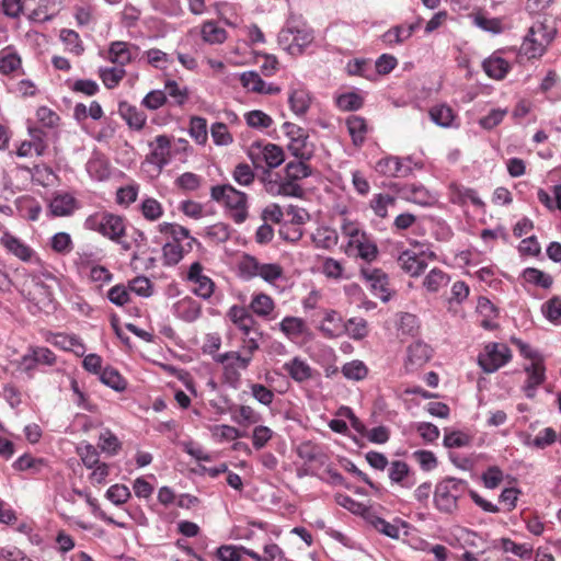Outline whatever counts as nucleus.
<instances>
[{
	"label": "nucleus",
	"mask_w": 561,
	"mask_h": 561,
	"mask_svg": "<svg viewBox=\"0 0 561 561\" xmlns=\"http://www.w3.org/2000/svg\"><path fill=\"white\" fill-rule=\"evenodd\" d=\"M468 490L465 480L447 477L439 481L434 491L435 507L446 514H451L458 508V500Z\"/></svg>",
	"instance_id": "obj_1"
},
{
	"label": "nucleus",
	"mask_w": 561,
	"mask_h": 561,
	"mask_svg": "<svg viewBox=\"0 0 561 561\" xmlns=\"http://www.w3.org/2000/svg\"><path fill=\"white\" fill-rule=\"evenodd\" d=\"M210 197L233 210L232 217L236 222L241 224L247 219L248 196L245 193L238 191L230 184H222L210 188Z\"/></svg>",
	"instance_id": "obj_2"
},
{
	"label": "nucleus",
	"mask_w": 561,
	"mask_h": 561,
	"mask_svg": "<svg viewBox=\"0 0 561 561\" xmlns=\"http://www.w3.org/2000/svg\"><path fill=\"white\" fill-rule=\"evenodd\" d=\"M84 227L114 242H119L126 230L124 218L107 211L90 215L84 221Z\"/></svg>",
	"instance_id": "obj_3"
},
{
	"label": "nucleus",
	"mask_w": 561,
	"mask_h": 561,
	"mask_svg": "<svg viewBox=\"0 0 561 561\" xmlns=\"http://www.w3.org/2000/svg\"><path fill=\"white\" fill-rule=\"evenodd\" d=\"M554 35L553 26H548L545 22H537L528 30L522 49L529 58L539 57L545 53Z\"/></svg>",
	"instance_id": "obj_4"
},
{
	"label": "nucleus",
	"mask_w": 561,
	"mask_h": 561,
	"mask_svg": "<svg viewBox=\"0 0 561 561\" xmlns=\"http://www.w3.org/2000/svg\"><path fill=\"white\" fill-rule=\"evenodd\" d=\"M279 46L293 56L302 54L304 49L313 41V33L310 28L293 26L287 24L282 28L277 37Z\"/></svg>",
	"instance_id": "obj_5"
},
{
	"label": "nucleus",
	"mask_w": 561,
	"mask_h": 561,
	"mask_svg": "<svg viewBox=\"0 0 561 561\" xmlns=\"http://www.w3.org/2000/svg\"><path fill=\"white\" fill-rule=\"evenodd\" d=\"M511 357V350L506 344L489 343L478 356V364L484 373L491 374L508 363Z\"/></svg>",
	"instance_id": "obj_6"
},
{
	"label": "nucleus",
	"mask_w": 561,
	"mask_h": 561,
	"mask_svg": "<svg viewBox=\"0 0 561 561\" xmlns=\"http://www.w3.org/2000/svg\"><path fill=\"white\" fill-rule=\"evenodd\" d=\"M283 128L289 138L288 150L297 159L310 160L313 156V148L308 144V135L300 126L286 122Z\"/></svg>",
	"instance_id": "obj_7"
},
{
	"label": "nucleus",
	"mask_w": 561,
	"mask_h": 561,
	"mask_svg": "<svg viewBox=\"0 0 561 561\" xmlns=\"http://www.w3.org/2000/svg\"><path fill=\"white\" fill-rule=\"evenodd\" d=\"M249 158L255 167H259L264 161L268 168L273 169L284 162V151L274 144L262 145L261 142H254L249 149Z\"/></svg>",
	"instance_id": "obj_8"
},
{
	"label": "nucleus",
	"mask_w": 561,
	"mask_h": 561,
	"mask_svg": "<svg viewBox=\"0 0 561 561\" xmlns=\"http://www.w3.org/2000/svg\"><path fill=\"white\" fill-rule=\"evenodd\" d=\"M360 276L369 284L375 296L379 297L383 302L390 300L389 277L382 270L363 267Z\"/></svg>",
	"instance_id": "obj_9"
},
{
	"label": "nucleus",
	"mask_w": 561,
	"mask_h": 561,
	"mask_svg": "<svg viewBox=\"0 0 561 561\" xmlns=\"http://www.w3.org/2000/svg\"><path fill=\"white\" fill-rule=\"evenodd\" d=\"M376 171L386 176L407 178L412 173V168L403 159L387 157L376 163Z\"/></svg>",
	"instance_id": "obj_10"
},
{
	"label": "nucleus",
	"mask_w": 561,
	"mask_h": 561,
	"mask_svg": "<svg viewBox=\"0 0 561 561\" xmlns=\"http://www.w3.org/2000/svg\"><path fill=\"white\" fill-rule=\"evenodd\" d=\"M0 242L10 253L20 260L31 262L35 259V262L41 265V260L35 255V252L27 244L23 243L19 238L11 233L5 232L1 237Z\"/></svg>",
	"instance_id": "obj_11"
},
{
	"label": "nucleus",
	"mask_w": 561,
	"mask_h": 561,
	"mask_svg": "<svg viewBox=\"0 0 561 561\" xmlns=\"http://www.w3.org/2000/svg\"><path fill=\"white\" fill-rule=\"evenodd\" d=\"M30 288V296L36 305H39L44 308L49 307L53 304V284L49 282H44L41 276H32Z\"/></svg>",
	"instance_id": "obj_12"
},
{
	"label": "nucleus",
	"mask_w": 561,
	"mask_h": 561,
	"mask_svg": "<svg viewBox=\"0 0 561 561\" xmlns=\"http://www.w3.org/2000/svg\"><path fill=\"white\" fill-rule=\"evenodd\" d=\"M138 47L126 42H113L108 48V60L123 67L130 62L135 57Z\"/></svg>",
	"instance_id": "obj_13"
},
{
	"label": "nucleus",
	"mask_w": 561,
	"mask_h": 561,
	"mask_svg": "<svg viewBox=\"0 0 561 561\" xmlns=\"http://www.w3.org/2000/svg\"><path fill=\"white\" fill-rule=\"evenodd\" d=\"M398 264L402 271L412 277L420 276L427 267V263L422 257V254H417L410 250L403 251L399 255Z\"/></svg>",
	"instance_id": "obj_14"
},
{
	"label": "nucleus",
	"mask_w": 561,
	"mask_h": 561,
	"mask_svg": "<svg viewBox=\"0 0 561 561\" xmlns=\"http://www.w3.org/2000/svg\"><path fill=\"white\" fill-rule=\"evenodd\" d=\"M398 193L404 199L421 206H428L434 202V196L421 184H405Z\"/></svg>",
	"instance_id": "obj_15"
},
{
	"label": "nucleus",
	"mask_w": 561,
	"mask_h": 561,
	"mask_svg": "<svg viewBox=\"0 0 561 561\" xmlns=\"http://www.w3.org/2000/svg\"><path fill=\"white\" fill-rule=\"evenodd\" d=\"M118 113L130 128H134L136 130H140L144 128L147 121V116L142 111L138 110L136 106L129 104L126 101H122L118 104Z\"/></svg>",
	"instance_id": "obj_16"
},
{
	"label": "nucleus",
	"mask_w": 561,
	"mask_h": 561,
	"mask_svg": "<svg viewBox=\"0 0 561 561\" xmlns=\"http://www.w3.org/2000/svg\"><path fill=\"white\" fill-rule=\"evenodd\" d=\"M77 208L76 198L68 193H60L53 197L49 203V211L55 217L69 216Z\"/></svg>",
	"instance_id": "obj_17"
},
{
	"label": "nucleus",
	"mask_w": 561,
	"mask_h": 561,
	"mask_svg": "<svg viewBox=\"0 0 561 561\" xmlns=\"http://www.w3.org/2000/svg\"><path fill=\"white\" fill-rule=\"evenodd\" d=\"M228 317L243 332L244 336H249L253 331L255 320L244 307L232 306L228 311Z\"/></svg>",
	"instance_id": "obj_18"
},
{
	"label": "nucleus",
	"mask_w": 561,
	"mask_h": 561,
	"mask_svg": "<svg viewBox=\"0 0 561 561\" xmlns=\"http://www.w3.org/2000/svg\"><path fill=\"white\" fill-rule=\"evenodd\" d=\"M528 378L524 386V391L527 398L533 399L536 394V388L545 380V367L539 362H534L530 366L525 368Z\"/></svg>",
	"instance_id": "obj_19"
},
{
	"label": "nucleus",
	"mask_w": 561,
	"mask_h": 561,
	"mask_svg": "<svg viewBox=\"0 0 561 561\" xmlns=\"http://www.w3.org/2000/svg\"><path fill=\"white\" fill-rule=\"evenodd\" d=\"M154 148L151 151V162L156 163L161 170L170 162V138L165 135H159L154 139Z\"/></svg>",
	"instance_id": "obj_20"
},
{
	"label": "nucleus",
	"mask_w": 561,
	"mask_h": 561,
	"mask_svg": "<svg viewBox=\"0 0 561 561\" xmlns=\"http://www.w3.org/2000/svg\"><path fill=\"white\" fill-rule=\"evenodd\" d=\"M346 126L354 146L360 147L365 142L368 129L365 118L351 115L346 118Z\"/></svg>",
	"instance_id": "obj_21"
},
{
	"label": "nucleus",
	"mask_w": 561,
	"mask_h": 561,
	"mask_svg": "<svg viewBox=\"0 0 561 561\" xmlns=\"http://www.w3.org/2000/svg\"><path fill=\"white\" fill-rule=\"evenodd\" d=\"M432 357V348L421 342L415 341L408 347V360L413 366H422Z\"/></svg>",
	"instance_id": "obj_22"
},
{
	"label": "nucleus",
	"mask_w": 561,
	"mask_h": 561,
	"mask_svg": "<svg viewBox=\"0 0 561 561\" xmlns=\"http://www.w3.org/2000/svg\"><path fill=\"white\" fill-rule=\"evenodd\" d=\"M201 35L205 43L210 45L222 44L227 39V32L214 21H206L201 28Z\"/></svg>",
	"instance_id": "obj_23"
},
{
	"label": "nucleus",
	"mask_w": 561,
	"mask_h": 561,
	"mask_svg": "<svg viewBox=\"0 0 561 561\" xmlns=\"http://www.w3.org/2000/svg\"><path fill=\"white\" fill-rule=\"evenodd\" d=\"M284 369L297 382H304L312 376L311 367L298 357H295L289 363H285Z\"/></svg>",
	"instance_id": "obj_24"
},
{
	"label": "nucleus",
	"mask_w": 561,
	"mask_h": 561,
	"mask_svg": "<svg viewBox=\"0 0 561 561\" xmlns=\"http://www.w3.org/2000/svg\"><path fill=\"white\" fill-rule=\"evenodd\" d=\"M482 67L490 78L496 80L503 79L510 69V65L505 59L494 56L485 59Z\"/></svg>",
	"instance_id": "obj_25"
},
{
	"label": "nucleus",
	"mask_w": 561,
	"mask_h": 561,
	"mask_svg": "<svg viewBox=\"0 0 561 561\" xmlns=\"http://www.w3.org/2000/svg\"><path fill=\"white\" fill-rule=\"evenodd\" d=\"M312 241L317 248L330 250L337 244L339 234L335 229L321 227L312 234Z\"/></svg>",
	"instance_id": "obj_26"
},
{
	"label": "nucleus",
	"mask_w": 561,
	"mask_h": 561,
	"mask_svg": "<svg viewBox=\"0 0 561 561\" xmlns=\"http://www.w3.org/2000/svg\"><path fill=\"white\" fill-rule=\"evenodd\" d=\"M288 102L291 111L296 115L301 116L309 110L311 99L308 91L296 89L289 94Z\"/></svg>",
	"instance_id": "obj_27"
},
{
	"label": "nucleus",
	"mask_w": 561,
	"mask_h": 561,
	"mask_svg": "<svg viewBox=\"0 0 561 561\" xmlns=\"http://www.w3.org/2000/svg\"><path fill=\"white\" fill-rule=\"evenodd\" d=\"M232 420L240 425L255 424L261 421V414L250 405L230 408Z\"/></svg>",
	"instance_id": "obj_28"
},
{
	"label": "nucleus",
	"mask_w": 561,
	"mask_h": 561,
	"mask_svg": "<svg viewBox=\"0 0 561 561\" xmlns=\"http://www.w3.org/2000/svg\"><path fill=\"white\" fill-rule=\"evenodd\" d=\"M307 160L289 161L285 167V176L291 181H299L312 174V169L306 163Z\"/></svg>",
	"instance_id": "obj_29"
},
{
	"label": "nucleus",
	"mask_w": 561,
	"mask_h": 561,
	"mask_svg": "<svg viewBox=\"0 0 561 561\" xmlns=\"http://www.w3.org/2000/svg\"><path fill=\"white\" fill-rule=\"evenodd\" d=\"M523 278L527 283L545 289L550 288L553 284V278L551 275L535 267L525 268L523 272Z\"/></svg>",
	"instance_id": "obj_30"
},
{
	"label": "nucleus",
	"mask_w": 561,
	"mask_h": 561,
	"mask_svg": "<svg viewBox=\"0 0 561 561\" xmlns=\"http://www.w3.org/2000/svg\"><path fill=\"white\" fill-rule=\"evenodd\" d=\"M100 380L118 392L124 391L127 387L126 380L112 367H106L100 373Z\"/></svg>",
	"instance_id": "obj_31"
},
{
	"label": "nucleus",
	"mask_w": 561,
	"mask_h": 561,
	"mask_svg": "<svg viewBox=\"0 0 561 561\" xmlns=\"http://www.w3.org/2000/svg\"><path fill=\"white\" fill-rule=\"evenodd\" d=\"M126 71L123 67L100 68L99 76L107 89H114L125 77Z\"/></svg>",
	"instance_id": "obj_32"
},
{
	"label": "nucleus",
	"mask_w": 561,
	"mask_h": 561,
	"mask_svg": "<svg viewBox=\"0 0 561 561\" xmlns=\"http://www.w3.org/2000/svg\"><path fill=\"white\" fill-rule=\"evenodd\" d=\"M355 242L360 259L366 262H373L377 259L378 248L375 242L368 239L365 232H362L360 239H356Z\"/></svg>",
	"instance_id": "obj_33"
},
{
	"label": "nucleus",
	"mask_w": 561,
	"mask_h": 561,
	"mask_svg": "<svg viewBox=\"0 0 561 561\" xmlns=\"http://www.w3.org/2000/svg\"><path fill=\"white\" fill-rule=\"evenodd\" d=\"M450 280V277L439 268H433L424 278V287L431 291L436 293L442 287L446 286Z\"/></svg>",
	"instance_id": "obj_34"
},
{
	"label": "nucleus",
	"mask_w": 561,
	"mask_h": 561,
	"mask_svg": "<svg viewBox=\"0 0 561 561\" xmlns=\"http://www.w3.org/2000/svg\"><path fill=\"white\" fill-rule=\"evenodd\" d=\"M162 256L165 266H174L183 259L184 249L178 242H168L162 247Z\"/></svg>",
	"instance_id": "obj_35"
},
{
	"label": "nucleus",
	"mask_w": 561,
	"mask_h": 561,
	"mask_svg": "<svg viewBox=\"0 0 561 561\" xmlns=\"http://www.w3.org/2000/svg\"><path fill=\"white\" fill-rule=\"evenodd\" d=\"M342 374L350 380L359 381L367 377L368 368L362 360H352L343 365Z\"/></svg>",
	"instance_id": "obj_36"
},
{
	"label": "nucleus",
	"mask_w": 561,
	"mask_h": 561,
	"mask_svg": "<svg viewBox=\"0 0 561 561\" xmlns=\"http://www.w3.org/2000/svg\"><path fill=\"white\" fill-rule=\"evenodd\" d=\"M62 43L67 46L69 51L75 54L76 56H80L84 51V47L82 41L80 39L79 34L69 28H62L59 35Z\"/></svg>",
	"instance_id": "obj_37"
},
{
	"label": "nucleus",
	"mask_w": 561,
	"mask_h": 561,
	"mask_svg": "<svg viewBox=\"0 0 561 561\" xmlns=\"http://www.w3.org/2000/svg\"><path fill=\"white\" fill-rule=\"evenodd\" d=\"M73 492L81 496V497H84L85 499V502L91 506L92 508V512L98 516L100 517L102 520L106 522L107 524H113V525H116L117 527L119 528H125L126 527V524L124 523H121V522H117L115 520L113 517L108 516L105 514V512H103L96 500L91 497V495L89 493H87L85 491H82V490H73Z\"/></svg>",
	"instance_id": "obj_38"
},
{
	"label": "nucleus",
	"mask_w": 561,
	"mask_h": 561,
	"mask_svg": "<svg viewBox=\"0 0 561 561\" xmlns=\"http://www.w3.org/2000/svg\"><path fill=\"white\" fill-rule=\"evenodd\" d=\"M190 135L199 145H204L208 138L207 122L205 118L194 116L190 121Z\"/></svg>",
	"instance_id": "obj_39"
},
{
	"label": "nucleus",
	"mask_w": 561,
	"mask_h": 561,
	"mask_svg": "<svg viewBox=\"0 0 561 561\" xmlns=\"http://www.w3.org/2000/svg\"><path fill=\"white\" fill-rule=\"evenodd\" d=\"M431 119L438 126L449 127L454 121L453 110L447 105L434 106L430 111Z\"/></svg>",
	"instance_id": "obj_40"
},
{
	"label": "nucleus",
	"mask_w": 561,
	"mask_h": 561,
	"mask_svg": "<svg viewBox=\"0 0 561 561\" xmlns=\"http://www.w3.org/2000/svg\"><path fill=\"white\" fill-rule=\"evenodd\" d=\"M21 67V58L16 53L8 51L7 49L1 51L0 55V72L9 75Z\"/></svg>",
	"instance_id": "obj_41"
},
{
	"label": "nucleus",
	"mask_w": 561,
	"mask_h": 561,
	"mask_svg": "<svg viewBox=\"0 0 561 561\" xmlns=\"http://www.w3.org/2000/svg\"><path fill=\"white\" fill-rule=\"evenodd\" d=\"M396 204V197L388 194H377L370 202V206L376 214V216L380 218L387 217V208L388 206H393Z\"/></svg>",
	"instance_id": "obj_42"
},
{
	"label": "nucleus",
	"mask_w": 561,
	"mask_h": 561,
	"mask_svg": "<svg viewBox=\"0 0 561 561\" xmlns=\"http://www.w3.org/2000/svg\"><path fill=\"white\" fill-rule=\"evenodd\" d=\"M250 307L257 316H268L274 308V302L270 296L259 294L253 297Z\"/></svg>",
	"instance_id": "obj_43"
},
{
	"label": "nucleus",
	"mask_w": 561,
	"mask_h": 561,
	"mask_svg": "<svg viewBox=\"0 0 561 561\" xmlns=\"http://www.w3.org/2000/svg\"><path fill=\"white\" fill-rule=\"evenodd\" d=\"M344 327L347 334L354 340H362L368 333L367 321L363 318H351Z\"/></svg>",
	"instance_id": "obj_44"
},
{
	"label": "nucleus",
	"mask_w": 561,
	"mask_h": 561,
	"mask_svg": "<svg viewBox=\"0 0 561 561\" xmlns=\"http://www.w3.org/2000/svg\"><path fill=\"white\" fill-rule=\"evenodd\" d=\"M232 178L239 185L249 186L254 182L255 174L249 164L239 163L232 172Z\"/></svg>",
	"instance_id": "obj_45"
},
{
	"label": "nucleus",
	"mask_w": 561,
	"mask_h": 561,
	"mask_svg": "<svg viewBox=\"0 0 561 561\" xmlns=\"http://www.w3.org/2000/svg\"><path fill=\"white\" fill-rule=\"evenodd\" d=\"M337 106L343 111H356L363 106V98L355 92L340 95L336 100Z\"/></svg>",
	"instance_id": "obj_46"
},
{
	"label": "nucleus",
	"mask_w": 561,
	"mask_h": 561,
	"mask_svg": "<svg viewBox=\"0 0 561 561\" xmlns=\"http://www.w3.org/2000/svg\"><path fill=\"white\" fill-rule=\"evenodd\" d=\"M471 443V437L460 431L446 433L444 436V446L447 448H461Z\"/></svg>",
	"instance_id": "obj_47"
},
{
	"label": "nucleus",
	"mask_w": 561,
	"mask_h": 561,
	"mask_svg": "<svg viewBox=\"0 0 561 561\" xmlns=\"http://www.w3.org/2000/svg\"><path fill=\"white\" fill-rule=\"evenodd\" d=\"M130 291L141 297H150L152 295V283L146 276H137L128 283Z\"/></svg>",
	"instance_id": "obj_48"
},
{
	"label": "nucleus",
	"mask_w": 561,
	"mask_h": 561,
	"mask_svg": "<svg viewBox=\"0 0 561 561\" xmlns=\"http://www.w3.org/2000/svg\"><path fill=\"white\" fill-rule=\"evenodd\" d=\"M210 134L214 142L218 146H228L233 141L231 134L228 131L227 125L224 123L213 124Z\"/></svg>",
	"instance_id": "obj_49"
},
{
	"label": "nucleus",
	"mask_w": 561,
	"mask_h": 561,
	"mask_svg": "<svg viewBox=\"0 0 561 561\" xmlns=\"http://www.w3.org/2000/svg\"><path fill=\"white\" fill-rule=\"evenodd\" d=\"M129 489L124 484H114L106 491V497L115 505H122L130 497Z\"/></svg>",
	"instance_id": "obj_50"
},
{
	"label": "nucleus",
	"mask_w": 561,
	"mask_h": 561,
	"mask_svg": "<svg viewBox=\"0 0 561 561\" xmlns=\"http://www.w3.org/2000/svg\"><path fill=\"white\" fill-rule=\"evenodd\" d=\"M245 121L252 128H268L273 123L271 116L259 110L247 113Z\"/></svg>",
	"instance_id": "obj_51"
},
{
	"label": "nucleus",
	"mask_w": 561,
	"mask_h": 561,
	"mask_svg": "<svg viewBox=\"0 0 561 561\" xmlns=\"http://www.w3.org/2000/svg\"><path fill=\"white\" fill-rule=\"evenodd\" d=\"M541 311L549 321H558L561 318V297L553 296L546 301L541 307Z\"/></svg>",
	"instance_id": "obj_52"
},
{
	"label": "nucleus",
	"mask_w": 561,
	"mask_h": 561,
	"mask_svg": "<svg viewBox=\"0 0 561 561\" xmlns=\"http://www.w3.org/2000/svg\"><path fill=\"white\" fill-rule=\"evenodd\" d=\"M240 81L245 89H248L249 91H252V92H256V93L262 92V89L265 85V82L262 80L260 75L255 71L243 72L240 76Z\"/></svg>",
	"instance_id": "obj_53"
},
{
	"label": "nucleus",
	"mask_w": 561,
	"mask_h": 561,
	"mask_svg": "<svg viewBox=\"0 0 561 561\" xmlns=\"http://www.w3.org/2000/svg\"><path fill=\"white\" fill-rule=\"evenodd\" d=\"M251 396L263 405H271L275 394L274 392L262 383H252L250 386Z\"/></svg>",
	"instance_id": "obj_54"
},
{
	"label": "nucleus",
	"mask_w": 561,
	"mask_h": 561,
	"mask_svg": "<svg viewBox=\"0 0 561 561\" xmlns=\"http://www.w3.org/2000/svg\"><path fill=\"white\" fill-rule=\"evenodd\" d=\"M206 237L217 243L226 242L230 238L229 226L224 222L211 225L206 230Z\"/></svg>",
	"instance_id": "obj_55"
},
{
	"label": "nucleus",
	"mask_w": 561,
	"mask_h": 561,
	"mask_svg": "<svg viewBox=\"0 0 561 561\" xmlns=\"http://www.w3.org/2000/svg\"><path fill=\"white\" fill-rule=\"evenodd\" d=\"M107 298L112 304L123 307L129 301V288L123 284L115 285L107 291Z\"/></svg>",
	"instance_id": "obj_56"
},
{
	"label": "nucleus",
	"mask_w": 561,
	"mask_h": 561,
	"mask_svg": "<svg viewBox=\"0 0 561 561\" xmlns=\"http://www.w3.org/2000/svg\"><path fill=\"white\" fill-rule=\"evenodd\" d=\"M164 88L165 94L173 99L176 105H183L186 102L188 98L186 88L181 89L174 80H168Z\"/></svg>",
	"instance_id": "obj_57"
},
{
	"label": "nucleus",
	"mask_w": 561,
	"mask_h": 561,
	"mask_svg": "<svg viewBox=\"0 0 561 561\" xmlns=\"http://www.w3.org/2000/svg\"><path fill=\"white\" fill-rule=\"evenodd\" d=\"M262 263L254 256L245 255L239 264L240 272L243 276L252 278L260 275Z\"/></svg>",
	"instance_id": "obj_58"
},
{
	"label": "nucleus",
	"mask_w": 561,
	"mask_h": 561,
	"mask_svg": "<svg viewBox=\"0 0 561 561\" xmlns=\"http://www.w3.org/2000/svg\"><path fill=\"white\" fill-rule=\"evenodd\" d=\"M273 437V431L264 425H257L252 433V444L255 449H262Z\"/></svg>",
	"instance_id": "obj_59"
},
{
	"label": "nucleus",
	"mask_w": 561,
	"mask_h": 561,
	"mask_svg": "<svg viewBox=\"0 0 561 561\" xmlns=\"http://www.w3.org/2000/svg\"><path fill=\"white\" fill-rule=\"evenodd\" d=\"M99 447L103 451L114 455L121 448V443L111 431H105L100 435Z\"/></svg>",
	"instance_id": "obj_60"
},
{
	"label": "nucleus",
	"mask_w": 561,
	"mask_h": 561,
	"mask_svg": "<svg viewBox=\"0 0 561 561\" xmlns=\"http://www.w3.org/2000/svg\"><path fill=\"white\" fill-rule=\"evenodd\" d=\"M410 467L407 462L401 460H394L389 467V478L394 483H402L404 478L408 477Z\"/></svg>",
	"instance_id": "obj_61"
},
{
	"label": "nucleus",
	"mask_w": 561,
	"mask_h": 561,
	"mask_svg": "<svg viewBox=\"0 0 561 561\" xmlns=\"http://www.w3.org/2000/svg\"><path fill=\"white\" fill-rule=\"evenodd\" d=\"M201 176L193 172H185L175 180V184L184 191H195L201 186Z\"/></svg>",
	"instance_id": "obj_62"
},
{
	"label": "nucleus",
	"mask_w": 561,
	"mask_h": 561,
	"mask_svg": "<svg viewBox=\"0 0 561 561\" xmlns=\"http://www.w3.org/2000/svg\"><path fill=\"white\" fill-rule=\"evenodd\" d=\"M141 211L149 220H157L162 216L161 204L154 198H146L141 204Z\"/></svg>",
	"instance_id": "obj_63"
},
{
	"label": "nucleus",
	"mask_w": 561,
	"mask_h": 561,
	"mask_svg": "<svg viewBox=\"0 0 561 561\" xmlns=\"http://www.w3.org/2000/svg\"><path fill=\"white\" fill-rule=\"evenodd\" d=\"M196 287L194 288V293L203 298L208 299L214 294L215 289V283L211 280L210 277L204 275L203 277H199V279L193 282Z\"/></svg>",
	"instance_id": "obj_64"
}]
</instances>
